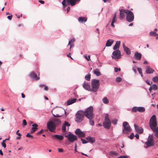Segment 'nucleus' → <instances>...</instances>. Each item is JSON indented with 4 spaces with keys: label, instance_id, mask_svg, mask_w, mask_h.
Masks as SVG:
<instances>
[{
    "label": "nucleus",
    "instance_id": "36",
    "mask_svg": "<svg viewBox=\"0 0 158 158\" xmlns=\"http://www.w3.org/2000/svg\"><path fill=\"white\" fill-rule=\"evenodd\" d=\"M151 86L153 90H156L157 89V86L155 85H152V86Z\"/></svg>",
    "mask_w": 158,
    "mask_h": 158
},
{
    "label": "nucleus",
    "instance_id": "28",
    "mask_svg": "<svg viewBox=\"0 0 158 158\" xmlns=\"http://www.w3.org/2000/svg\"><path fill=\"white\" fill-rule=\"evenodd\" d=\"M120 44V41H117L114 46L113 49L114 50H116L118 48Z\"/></svg>",
    "mask_w": 158,
    "mask_h": 158
},
{
    "label": "nucleus",
    "instance_id": "2",
    "mask_svg": "<svg viewBox=\"0 0 158 158\" xmlns=\"http://www.w3.org/2000/svg\"><path fill=\"white\" fill-rule=\"evenodd\" d=\"M93 112V108L92 106L88 107L85 111H84V114L88 119L93 118L94 114Z\"/></svg>",
    "mask_w": 158,
    "mask_h": 158
},
{
    "label": "nucleus",
    "instance_id": "33",
    "mask_svg": "<svg viewBox=\"0 0 158 158\" xmlns=\"http://www.w3.org/2000/svg\"><path fill=\"white\" fill-rule=\"evenodd\" d=\"M93 118H91L89 119V120L90 124L91 125L93 126L94 125V120L93 119Z\"/></svg>",
    "mask_w": 158,
    "mask_h": 158
},
{
    "label": "nucleus",
    "instance_id": "34",
    "mask_svg": "<svg viewBox=\"0 0 158 158\" xmlns=\"http://www.w3.org/2000/svg\"><path fill=\"white\" fill-rule=\"evenodd\" d=\"M152 81L154 82H158V76H156L152 78Z\"/></svg>",
    "mask_w": 158,
    "mask_h": 158
},
{
    "label": "nucleus",
    "instance_id": "56",
    "mask_svg": "<svg viewBox=\"0 0 158 158\" xmlns=\"http://www.w3.org/2000/svg\"><path fill=\"white\" fill-rule=\"evenodd\" d=\"M58 151L59 152H62L63 151V150L62 148H59L58 149Z\"/></svg>",
    "mask_w": 158,
    "mask_h": 158
},
{
    "label": "nucleus",
    "instance_id": "26",
    "mask_svg": "<svg viewBox=\"0 0 158 158\" xmlns=\"http://www.w3.org/2000/svg\"><path fill=\"white\" fill-rule=\"evenodd\" d=\"M123 48H124V50L125 52L128 55H129L131 54V52L129 50V49L127 47H126L123 44Z\"/></svg>",
    "mask_w": 158,
    "mask_h": 158
},
{
    "label": "nucleus",
    "instance_id": "31",
    "mask_svg": "<svg viewBox=\"0 0 158 158\" xmlns=\"http://www.w3.org/2000/svg\"><path fill=\"white\" fill-rule=\"evenodd\" d=\"M102 101L105 104H107L109 103L108 99L106 97H105L103 98Z\"/></svg>",
    "mask_w": 158,
    "mask_h": 158
},
{
    "label": "nucleus",
    "instance_id": "55",
    "mask_svg": "<svg viewBox=\"0 0 158 158\" xmlns=\"http://www.w3.org/2000/svg\"><path fill=\"white\" fill-rule=\"evenodd\" d=\"M48 87L47 86H44V90H48Z\"/></svg>",
    "mask_w": 158,
    "mask_h": 158
},
{
    "label": "nucleus",
    "instance_id": "24",
    "mask_svg": "<svg viewBox=\"0 0 158 158\" xmlns=\"http://www.w3.org/2000/svg\"><path fill=\"white\" fill-rule=\"evenodd\" d=\"M77 100L76 98L69 99L67 102V105H69L73 103L76 102Z\"/></svg>",
    "mask_w": 158,
    "mask_h": 158
},
{
    "label": "nucleus",
    "instance_id": "61",
    "mask_svg": "<svg viewBox=\"0 0 158 158\" xmlns=\"http://www.w3.org/2000/svg\"><path fill=\"white\" fill-rule=\"evenodd\" d=\"M70 7L69 6H68L67 8V13L70 10Z\"/></svg>",
    "mask_w": 158,
    "mask_h": 158
},
{
    "label": "nucleus",
    "instance_id": "38",
    "mask_svg": "<svg viewBox=\"0 0 158 158\" xmlns=\"http://www.w3.org/2000/svg\"><path fill=\"white\" fill-rule=\"evenodd\" d=\"M132 111L133 112H137V111H138L137 107L135 106V107H133L132 109Z\"/></svg>",
    "mask_w": 158,
    "mask_h": 158
},
{
    "label": "nucleus",
    "instance_id": "59",
    "mask_svg": "<svg viewBox=\"0 0 158 158\" xmlns=\"http://www.w3.org/2000/svg\"><path fill=\"white\" fill-rule=\"evenodd\" d=\"M135 137L136 138V139H139V135L138 134H136L135 135Z\"/></svg>",
    "mask_w": 158,
    "mask_h": 158
},
{
    "label": "nucleus",
    "instance_id": "4",
    "mask_svg": "<svg viewBox=\"0 0 158 158\" xmlns=\"http://www.w3.org/2000/svg\"><path fill=\"white\" fill-rule=\"evenodd\" d=\"M84 111L82 110H79L77 112L75 115V120L77 123L81 122L84 117Z\"/></svg>",
    "mask_w": 158,
    "mask_h": 158
},
{
    "label": "nucleus",
    "instance_id": "49",
    "mask_svg": "<svg viewBox=\"0 0 158 158\" xmlns=\"http://www.w3.org/2000/svg\"><path fill=\"white\" fill-rule=\"evenodd\" d=\"M118 120L116 119H114L112 122V123L115 125L117 124Z\"/></svg>",
    "mask_w": 158,
    "mask_h": 158
},
{
    "label": "nucleus",
    "instance_id": "16",
    "mask_svg": "<svg viewBox=\"0 0 158 158\" xmlns=\"http://www.w3.org/2000/svg\"><path fill=\"white\" fill-rule=\"evenodd\" d=\"M142 56L141 53H138L137 52H135L134 56V57L136 60H140Z\"/></svg>",
    "mask_w": 158,
    "mask_h": 158
},
{
    "label": "nucleus",
    "instance_id": "64",
    "mask_svg": "<svg viewBox=\"0 0 158 158\" xmlns=\"http://www.w3.org/2000/svg\"><path fill=\"white\" fill-rule=\"evenodd\" d=\"M22 97L23 98H24L25 97V95L23 93H22L21 94Z\"/></svg>",
    "mask_w": 158,
    "mask_h": 158
},
{
    "label": "nucleus",
    "instance_id": "45",
    "mask_svg": "<svg viewBox=\"0 0 158 158\" xmlns=\"http://www.w3.org/2000/svg\"><path fill=\"white\" fill-rule=\"evenodd\" d=\"M117 158H128V156H120Z\"/></svg>",
    "mask_w": 158,
    "mask_h": 158
},
{
    "label": "nucleus",
    "instance_id": "43",
    "mask_svg": "<svg viewBox=\"0 0 158 158\" xmlns=\"http://www.w3.org/2000/svg\"><path fill=\"white\" fill-rule=\"evenodd\" d=\"M5 142V141L3 140L2 142V145L4 148H6V145Z\"/></svg>",
    "mask_w": 158,
    "mask_h": 158
},
{
    "label": "nucleus",
    "instance_id": "62",
    "mask_svg": "<svg viewBox=\"0 0 158 158\" xmlns=\"http://www.w3.org/2000/svg\"><path fill=\"white\" fill-rule=\"evenodd\" d=\"M146 82L149 85H151V84L149 82L148 80L146 81Z\"/></svg>",
    "mask_w": 158,
    "mask_h": 158
},
{
    "label": "nucleus",
    "instance_id": "20",
    "mask_svg": "<svg viewBox=\"0 0 158 158\" xmlns=\"http://www.w3.org/2000/svg\"><path fill=\"white\" fill-rule=\"evenodd\" d=\"M32 127L31 128V133H33L36 131L38 129V125L36 123H35L32 125Z\"/></svg>",
    "mask_w": 158,
    "mask_h": 158
},
{
    "label": "nucleus",
    "instance_id": "17",
    "mask_svg": "<svg viewBox=\"0 0 158 158\" xmlns=\"http://www.w3.org/2000/svg\"><path fill=\"white\" fill-rule=\"evenodd\" d=\"M30 76L33 79L35 80H39L40 77L37 76V74L34 72H32L30 74Z\"/></svg>",
    "mask_w": 158,
    "mask_h": 158
},
{
    "label": "nucleus",
    "instance_id": "18",
    "mask_svg": "<svg viewBox=\"0 0 158 158\" xmlns=\"http://www.w3.org/2000/svg\"><path fill=\"white\" fill-rule=\"evenodd\" d=\"M82 86L85 89L88 91H91V88H90V84L89 83L85 82L83 83Z\"/></svg>",
    "mask_w": 158,
    "mask_h": 158
},
{
    "label": "nucleus",
    "instance_id": "60",
    "mask_svg": "<svg viewBox=\"0 0 158 158\" xmlns=\"http://www.w3.org/2000/svg\"><path fill=\"white\" fill-rule=\"evenodd\" d=\"M39 2L42 4H44V1L42 0H39Z\"/></svg>",
    "mask_w": 158,
    "mask_h": 158
},
{
    "label": "nucleus",
    "instance_id": "57",
    "mask_svg": "<svg viewBox=\"0 0 158 158\" xmlns=\"http://www.w3.org/2000/svg\"><path fill=\"white\" fill-rule=\"evenodd\" d=\"M133 70L135 73H136V69L135 67H133L132 68Z\"/></svg>",
    "mask_w": 158,
    "mask_h": 158
},
{
    "label": "nucleus",
    "instance_id": "23",
    "mask_svg": "<svg viewBox=\"0 0 158 158\" xmlns=\"http://www.w3.org/2000/svg\"><path fill=\"white\" fill-rule=\"evenodd\" d=\"M86 139L88 142H90L91 143H93L95 141V139L91 137L88 136L86 138Z\"/></svg>",
    "mask_w": 158,
    "mask_h": 158
},
{
    "label": "nucleus",
    "instance_id": "54",
    "mask_svg": "<svg viewBox=\"0 0 158 158\" xmlns=\"http://www.w3.org/2000/svg\"><path fill=\"white\" fill-rule=\"evenodd\" d=\"M53 114V116L54 117H61V116L59 115L58 114H56V115H55L53 114Z\"/></svg>",
    "mask_w": 158,
    "mask_h": 158
},
{
    "label": "nucleus",
    "instance_id": "52",
    "mask_svg": "<svg viewBox=\"0 0 158 158\" xmlns=\"http://www.w3.org/2000/svg\"><path fill=\"white\" fill-rule=\"evenodd\" d=\"M12 16H13L12 15H10L8 16L7 17V18L8 19H9L10 20H11V19H12Z\"/></svg>",
    "mask_w": 158,
    "mask_h": 158
},
{
    "label": "nucleus",
    "instance_id": "48",
    "mask_svg": "<svg viewBox=\"0 0 158 158\" xmlns=\"http://www.w3.org/2000/svg\"><path fill=\"white\" fill-rule=\"evenodd\" d=\"M75 40L74 39H71L70 41H69L68 45H70V44L71 43L75 41Z\"/></svg>",
    "mask_w": 158,
    "mask_h": 158
},
{
    "label": "nucleus",
    "instance_id": "12",
    "mask_svg": "<svg viewBox=\"0 0 158 158\" xmlns=\"http://www.w3.org/2000/svg\"><path fill=\"white\" fill-rule=\"evenodd\" d=\"M127 10H124V9H121L120 10V16L119 19L121 20L123 19L125 17V14H127Z\"/></svg>",
    "mask_w": 158,
    "mask_h": 158
},
{
    "label": "nucleus",
    "instance_id": "29",
    "mask_svg": "<svg viewBox=\"0 0 158 158\" xmlns=\"http://www.w3.org/2000/svg\"><path fill=\"white\" fill-rule=\"evenodd\" d=\"M138 111L140 112H143L145 111L144 108L142 107H137Z\"/></svg>",
    "mask_w": 158,
    "mask_h": 158
},
{
    "label": "nucleus",
    "instance_id": "15",
    "mask_svg": "<svg viewBox=\"0 0 158 158\" xmlns=\"http://www.w3.org/2000/svg\"><path fill=\"white\" fill-rule=\"evenodd\" d=\"M134 127L136 131L139 134L142 133L143 132V128L141 127H139L136 124H134Z\"/></svg>",
    "mask_w": 158,
    "mask_h": 158
},
{
    "label": "nucleus",
    "instance_id": "53",
    "mask_svg": "<svg viewBox=\"0 0 158 158\" xmlns=\"http://www.w3.org/2000/svg\"><path fill=\"white\" fill-rule=\"evenodd\" d=\"M19 130L17 131L16 132V134L17 135H18L19 136H21L22 135L20 133H19Z\"/></svg>",
    "mask_w": 158,
    "mask_h": 158
},
{
    "label": "nucleus",
    "instance_id": "46",
    "mask_svg": "<svg viewBox=\"0 0 158 158\" xmlns=\"http://www.w3.org/2000/svg\"><path fill=\"white\" fill-rule=\"evenodd\" d=\"M85 58L88 61H89L90 60V56H85Z\"/></svg>",
    "mask_w": 158,
    "mask_h": 158
},
{
    "label": "nucleus",
    "instance_id": "27",
    "mask_svg": "<svg viewBox=\"0 0 158 158\" xmlns=\"http://www.w3.org/2000/svg\"><path fill=\"white\" fill-rule=\"evenodd\" d=\"M78 20L79 22L81 23L83 22H85L87 21V18L85 17H79L78 18Z\"/></svg>",
    "mask_w": 158,
    "mask_h": 158
},
{
    "label": "nucleus",
    "instance_id": "11",
    "mask_svg": "<svg viewBox=\"0 0 158 158\" xmlns=\"http://www.w3.org/2000/svg\"><path fill=\"white\" fill-rule=\"evenodd\" d=\"M121 57V52L118 50H116L113 52L112 58L113 59H118Z\"/></svg>",
    "mask_w": 158,
    "mask_h": 158
},
{
    "label": "nucleus",
    "instance_id": "51",
    "mask_svg": "<svg viewBox=\"0 0 158 158\" xmlns=\"http://www.w3.org/2000/svg\"><path fill=\"white\" fill-rule=\"evenodd\" d=\"M134 134L133 133H132L129 136V138L131 139H132L133 138H134Z\"/></svg>",
    "mask_w": 158,
    "mask_h": 158
},
{
    "label": "nucleus",
    "instance_id": "39",
    "mask_svg": "<svg viewBox=\"0 0 158 158\" xmlns=\"http://www.w3.org/2000/svg\"><path fill=\"white\" fill-rule=\"evenodd\" d=\"M138 70L139 73L141 75L142 77L143 76V74L142 73V69L141 68H138Z\"/></svg>",
    "mask_w": 158,
    "mask_h": 158
},
{
    "label": "nucleus",
    "instance_id": "8",
    "mask_svg": "<svg viewBox=\"0 0 158 158\" xmlns=\"http://www.w3.org/2000/svg\"><path fill=\"white\" fill-rule=\"evenodd\" d=\"M123 126L124 127V129L123 130V133L127 134L131 131V128L127 122H124L123 123Z\"/></svg>",
    "mask_w": 158,
    "mask_h": 158
},
{
    "label": "nucleus",
    "instance_id": "42",
    "mask_svg": "<svg viewBox=\"0 0 158 158\" xmlns=\"http://www.w3.org/2000/svg\"><path fill=\"white\" fill-rule=\"evenodd\" d=\"M121 70V69L120 68H118L117 67H114V71L115 72L117 73L118 72V71H120Z\"/></svg>",
    "mask_w": 158,
    "mask_h": 158
},
{
    "label": "nucleus",
    "instance_id": "10",
    "mask_svg": "<svg viewBox=\"0 0 158 158\" xmlns=\"http://www.w3.org/2000/svg\"><path fill=\"white\" fill-rule=\"evenodd\" d=\"M65 137L68 139L69 141L72 143L77 139V136L73 134L66 135Z\"/></svg>",
    "mask_w": 158,
    "mask_h": 158
},
{
    "label": "nucleus",
    "instance_id": "21",
    "mask_svg": "<svg viewBox=\"0 0 158 158\" xmlns=\"http://www.w3.org/2000/svg\"><path fill=\"white\" fill-rule=\"evenodd\" d=\"M146 73L148 74H150L152 73L154 71V70L149 66L146 67Z\"/></svg>",
    "mask_w": 158,
    "mask_h": 158
},
{
    "label": "nucleus",
    "instance_id": "47",
    "mask_svg": "<svg viewBox=\"0 0 158 158\" xmlns=\"http://www.w3.org/2000/svg\"><path fill=\"white\" fill-rule=\"evenodd\" d=\"M26 136L27 137L31 138H32L33 137V136L32 135H31L29 133H28L27 134Z\"/></svg>",
    "mask_w": 158,
    "mask_h": 158
},
{
    "label": "nucleus",
    "instance_id": "35",
    "mask_svg": "<svg viewBox=\"0 0 158 158\" xmlns=\"http://www.w3.org/2000/svg\"><path fill=\"white\" fill-rule=\"evenodd\" d=\"M116 14L115 13L114 15V17L113 18V19H112V22H113L114 23H115L116 21Z\"/></svg>",
    "mask_w": 158,
    "mask_h": 158
},
{
    "label": "nucleus",
    "instance_id": "37",
    "mask_svg": "<svg viewBox=\"0 0 158 158\" xmlns=\"http://www.w3.org/2000/svg\"><path fill=\"white\" fill-rule=\"evenodd\" d=\"M149 34L150 36H155L157 35V34H156V33H155V32L152 31L150 32L149 33Z\"/></svg>",
    "mask_w": 158,
    "mask_h": 158
},
{
    "label": "nucleus",
    "instance_id": "5",
    "mask_svg": "<svg viewBox=\"0 0 158 158\" xmlns=\"http://www.w3.org/2000/svg\"><path fill=\"white\" fill-rule=\"evenodd\" d=\"M111 122L109 118L108 114H106L105 116V119L103 122V124L104 127L107 129H109L110 127Z\"/></svg>",
    "mask_w": 158,
    "mask_h": 158
},
{
    "label": "nucleus",
    "instance_id": "30",
    "mask_svg": "<svg viewBox=\"0 0 158 158\" xmlns=\"http://www.w3.org/2000/svg\"><path fill=\"white\" fill-rule=\"evenodd\" d=\"M94 73L98 76H99L101 75V73L98 69H96L94 70Z\"/></svg>",
    "mask_w": 158,
    "mask_h": 158
},
{
    "label": "nucleus",
    "instance_id": "58",
    "mask_svg": "<svg viewBox=\"0 0 158 158\" xmlns=\"http://www.w3.org/2000/svg\"><path fill=\"white\" fill-rule=\"evenodd\" d=\"M44 131L43 129H41L40 131L38 132V134H40L43 132Z\"/></svg>",
    "mask_w": 158,
    "mask_h": 158
},
{
    "label": "nucleus",
    "instance_id": "25",
    "mask_svg": "<svg viewBox=\"0 0 158 158\" xmlns=\"http://www.w3.org/2000/svg\"><path fill=\"white\" fill-rule=\"evenodd\" d=\"M113 42L114 41L112 40L109 39L106 42V46L107 47L110 46L113 44Z\"/></svg>",
    "mask_w": 158,
    "mask_h": 158
},
{
    "label": "nucleus",
    "instance_id": "6",
    "mask_svg": "<svg viewBox=\"0 0 158 158\" xmlns=\"http://www.w3.org/2000/svg\"><path fill=\"white\" fill-rule=\"evenodd\" d=\"M126 15V20L129 22H132L134 19V16L133 13L131 11L128 10Z\"/></svg>",
    "mask_w": 158,
    "mask_h": 158
},
{
    "label": "nucleus",
    "instance_id": "22",
    "mask_svg": "<svg viewBox=\"0 0 158 158\" xmlns=\"http://www.w3.org/2000/svg\"><path fill=\"white\" fill-rule=\"evenodd\" d=\"M52 136L53 138L55 139H57L60 140H62L64 138L63 136L61 135H52Z\"/></svg>",
    "mask_w": 158,
    "mask_h": 158
},
{
    "label": "nucleus",
    "instance_id": "44",
    "mask_svg": "<svg viewBox=\"0 0 158 158\" xmlns=\"http://www.w3.org/2000/svg\"><path fill=\"white\" fill-rule=\"evenodd\" d=\"M27 124V123L25 119H23V123L22 125L24 126Z\"/></svg>",
    "mask_w": 158,
    "mask_h": 158
},
{
    "label": "nucleus",
    "instance_id": "7",
    "mask_svg": "<svg viewBox=\"0 0 158 158\" xmlns=\"http://www.w3.org/2000/svg\"><path fill=\"white\" fill-rule=\"evenodd\" d=\"M153 138V136L152 135H150L149 136L147 141L145 142V144L147 145L145 148H147L154 145V141Z\"/></svg>",
    "mask_w": 158,
    "mask_h": 158
},
{
    "label": "nucleus",
    "instance_id": "32",
    "mask_svg": "<svg viewBox=\"0 0 158 158\" xmlns=\"http://www.w3.org/2000/svg\"><path fill=\"white\" fill-rule=\"evenodd\" d=\"M91 78V75L90 74H88L85 76V79L87 81H90Z\"/></svg>",
    "mask_w": 158,
    "mask_h": 158
},
{
    "label": "nucleus",
    "instance_id": "63",
    "mask_svg": "<svg viewBox=\"0 0 158 158\" xmlns=\"http://www.w3.org/2000/svg\"><path fill=\"white\" fill-rule=\"evenodd\" d=\"M77 145L76 144L75 146V152H77Z\"/></svg>",
    "mask_w": 158,
    "mask_h": 158
},
{
    "label": "nucleus",
    "instance_id": "14",
    "mask_svg": "<svg viewBox=\"0 0 158 158\" xmlns=\"http://www.w3.org/2000/svg\"><path fill=\"white\" fill-rule=\"evenodd\" d=\"M70 126L69 123L66 121L65 122L63 125L62 126V130L63 132H67L66 131V127L68 126V129L69 128V127Z\"/></svg>",
    "mask_w": 158,
    "mask_h": 158
},
{
    "label": "nucleus",
    "instance_id": "1",
    "mask_svg": "<svg viewBox=\"0 0 158 158\" xmlns=\"http://www.w3.org/2000/svg\"><path fill=\"white\" fill-rule=\"evenodd\" d=\"M150 128L155 133L154 135L158 138V126H157L156 119L155 115H153L151 118L149 122Z\"/></svg>",
    "mask_w": 158,
    "mask_h": 158
},
{
    "label": "nucleus",
    "instance_id": "13",
    "mask_svg": "<svg viewBox=\"0 0 158 158\" xmlns=\"http://www.w3.org/2000/svg\"><path fill=\"white\" fill-rule=\"evenodd\" d=\"M76 134L78 135L79 137H83L85 136V134L81 131L79 129H77L75 131Z\"/></svg>",
    "mask_w": 158,
    "mask_h": 158
},
{
    "label": "nucleus",
    "instance_id": "9",
    "mask_svg": "<svg viewBox=\"0 0 158 158\" xmlns=\"http://www.w3.org/2000/svg\"><path fill=\"white\" fill-rule=\"evenodd\" d=\"M47 128L51 132H54L56 129V126L53 122L49 121L47 123Z\"/></svg>",
    "mask_w": 158,
    "mask_h": 158
},
{
    "label": "nucleus",
    "instance_id": "19",
    "mask_svg": "<svg viewBox=\"0 0 158 158\" xmlns=\"http://www.w3.org/2000/svg\"><path fill=\"white\" fill-rule=\"evenodd\" d=\"M53 122L55 125L56 127L59 125L60 123V121L57 118H53L51 121Z\"/></svg>",
    "mask_w": 158,
    "mask_h": 158
},
{
    "label": "nucleus",
    "instance_id": "50",
    "mask_svg": "<svg viewBox=\"0 0 158 158\" xmlns=\"http://www.w3.org/2000/svg\"><path fill=\"white\" fill-rule=\"evenodd\" d=\"M81 140L82 141V143H83V144H84V143H88V142H87V141H86V140L83 139H81Z\"/></svg>",
    "mask_w": 158,
    "mask_h": 158
},
{
    "label": "nucleus",
    "instance_id": "41",
    "mask_svg": "<svg viewBox=\"0 0 158 158\" xmlns=\"http://www.w3.org/2000/svg\"><path fill=\"white\" fill-rule=\"evenodd\" d=\"M110 154L111 155H117L118 154V153L115 151H112L110 152Z\"/></svg>",
    "mask_w": 158,
    "mask_h": 158
},
{
    "label": "nucleus",
    "instance_id": "3",
    "mask_svg": "<svg viewBox=\"0 0 158 158\" xmlns=\"http://www.w3.org/2000/svg\"><path fill=\"white\" fill-rule=\"evenodd\" d=\"M99 80L94 79L91 81V91L94 92H96L99 86Z\"/></svg>",
    "mask_w": 158,
    "mask_h": 158
},
{
    "label": "nucleus",
    "instance_id": "40",
    "mask_svg": "<svg viewBox=\"0 0 158 158\" xmlns=\"http://www.w3.org/2000/svg\"><path fill=\"white\" fill-rule=\"evenodd\" d=\"M122 78L119 77H117L116 79V81L117 82H120L122 81Z\"/></svg>",
    "mask_w": 158,
    "mask_h": 158
}]
</instances>
